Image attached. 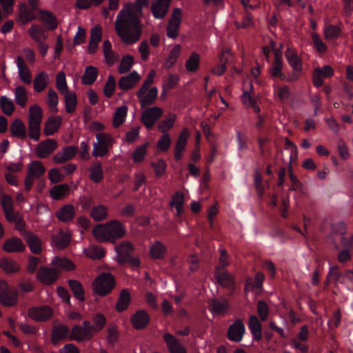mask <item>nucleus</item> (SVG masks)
<instances>
[{"mask_svg": "<svg viewBox=\"0 0 353 353\" xmlns=\"http://www.w3.org/2000/svg\"><path fill=\"white\" fill-rule=\"evenodd\" d=\"M90 216L95 221H103L108 216V208L103 204L97 205L91 209Z\"/></svg>", "mask_w": 353, "mask_h": 353, "instance_id": "37", "label": "nucleus"}, {"mask_svg": "<svg viewBox=\"0 0 353 353\" xmlns=\"http://www.w3.org/2000/svg\"><path fill=\"white\" fill-rule=\"evenodd\" d=\"M231 57L230 52L226 49L223 50L220 56L221 63L216 65L212 69V72L217 76L223 74L226 71L225 63Z\"/></svg>", "mask_w": 353, "mask_h": 353, "instance_id": "43", "label": "nucleus"}, {"mask_svg": "<svg viewBox=\"0 0 353 353\" xmlns=\"http://www.w3.org/2000/svg\"><path fill=\"white\" fill-rule=\"evenodd\" d=\"M50 81L49 74L46 72H40L34 79V90L37 92H41L45 90Z\"/></svg>", "mask_w": 353, "mask_h": 353, "instance_id": "38", "label": "nucleus"}, {"mask_svg": "<svg viewBox=\"0 0 353 353\" xmlns=\"http://www.w3.org/2000/svg\"><path fill=\"white\" fill-rule=\"evenodd\" d=\"M176 119V116L174 113H168L164 119L161 121L157 125V130L163 134H168L173 126Z\"/></svg>", "mask_w": 353, "mask_h": 353, "instance_id": "40", "label": "nucleus"}, {"mask_svg": "<svg viewBox=\"0 0 353 353\" xmlns=\"http://www.w3.org/2000/svg\"><path fill=\"white\" fill-rule=\"evenodd\" d=\"M217 281L223 286L230 288L234 284V278L224 268L217 267L215 271Z\"/></svg>", "mask_w": 353, "mask_h": 353, "instance_id": "32", "label": "nucleus"}, {"mask_svg": "<svg viewBox=\"0 0 353 353\" xmlns=\"http://www.w3.org/2000/svg\"><path fill=\"white\" fill-rule=\"evenodd\" d=\"M181 52V46L179 44L174 45L170 50L164 65L166 68L172 67L177 61Z\"/></svg>", "mask_w": 353, "mask_h": 353, "instance_id": "53", "label": "nucleus"}, {"mask_svg": "<svg viewBox=\"0 0 353 353\" xmlns=\"http://www.w3.org/2000/svg\"><path fill=\"white\" fill-rule=\"evenodd\" d=\"M115 286V279L110 273H103L99 275L92 284L93 291L99 296L108 294Z\"/></svg>", "mask_w": 353, "mask_h": 353, "instance_id": "4", "label": "nucleus"}, {"mask_svg": "<svg viewBox=\"0 0 353 353\" xmlns=\"http://www.w3.org/2000/svg\"><path fill=\"white\" fill-rule=\"evenodd\" d=\"M190 137V132L187 128H183L174 145V158L179 160L182 157V152L185 150L188 139Z\"/></svg>", "mask_w": 353, "mask_h": 353, "instance_id": "19", "label": "nucleus"}, {"mask_svg": "<svg viewBox=\"0 0 353 353\" xmlns=\"http://www.w3.org/2000/svg\"><path fill=\"white\" fill-rule=\"evenodd\" d=\"M84 253L88 257L92 259H100L105 254L103 249L97 245H90L84 249Z\"/></svg>", "mask_w": 353, "mask_h": 353, "instance_id": "57", "label": "nucleus"}, {"mask_svg": "<svg viewBox=\"0 0 353 353\" xmlns=\"http://www.w3.org/2000/svg\"><path fill=\"white\" fill-rule=\"evenodd\" d=\"M115 30L125 44L132 45L140 39L143 25L139 16L130 6L120 10L115 21Z\"/></svg>", "mask_w": 353, "mask_h": 353, "instance_id": "1", "label": "nucleus"}, {"mask_svg": "<svg viewBox=\"0 0 353 353\" xmlns=\"http://www.w3.org/2000/svg\"><path fill=\"white\" fill-rule=\"evenodd\" d=\"M94 336L89 321H84L81 325H74L70 333V339L79 342L90 340Z\"/></svg>", "mask_w": 353, "mask_h": 353, "instance_id": "6", "label": "nucleus"}, {"mask_svg": "<svg viewBox=\"0 0 353 353\" xmlns=\"http://www.w3.org/2000/svg\"><path fill=\"white\" fill-rule=\"evenodd\" d=\"M98 69L94 66L90 65L85 68L84 74L82 77V82L85 85L92 84L98 76Z\"/></svg>", "mask_w": 353, "mask_h": 353, "instance_id": "49", "label": "nucleus"}, {"mask_svg": "<svg viewBox=\"0 0 353 353\" xmlns=\"http://www.w3.org/2000/svg\"><path fill=\"white\" fill-rule=\"evenodd\" d=\"M245 325L241 320H237L230 325L228 331V339L234 342H240L245 332Z\"/></svg>", "mask_w": 353, "mask_h": 353, "instance_id": "18", "label": "nucleus"}, {"mask_svg": "<svg viewBox=\"0 0 353 353\" xmlns=\"http://www.w3.org/2000/svg\"><path fill=\"white\" fill-rule=\"evenodd\" d=\"M18 302V292L3 283L0 287V303L6 307H12Z\"/></svg>", "mask_w": 353, "mask_h": 353, "instance_id": "8", "label": "nucleus"}, {"mask_svg": "<svg viewBox=\"0 0 353 353\" xmlns=\"http://www.w3.org/2000/svg\"><path fill=\"white\" fill-rule=\"evenodd\" d=\"M130 302V295L127 290H121L118 301L116 304V309L119 312L125 310Z\"/></svg>", "mask_w": 353, "mask_h": 353, "instance_id": "51", "label": "nucleus"}, {"mask_svg": "<svg viewBox=\"0 0 353 353\" xmlns=\"http://www.w3.org/2000/svg\"><path fill=\"white\" fill-rule=\"evenodd\" d=\"M10 132L12 137L19 139H25L28 135L26 125L19 119H14L10 125Z\"/></svg>", "mask_w": 353, "mask_h": 353, "instance_id": "23", "label": "nucleus"}, {"mask_svg": "<svg viewBox=\"0 0 353 353\" xmlns=\"http://www.w3.org/2000/svg\"><path fill=\"white\" fill-rule=\"evenodd\" d=\"M60 274L57 268L41 267L38 270L37 279L45 285H50L54 282Z\"/></svg>", "mask_w": 353, "mask_h": 353, "instance_id": "12", "label": "nucleus"}, {"mask_svg": "<svg viewBox=\"0 0 353 353\" xmlns=\"http://www.w3.org/2000/svg\"><path fill=\"white\" fill-rule=\"evenodd\" d=\"M71 233L68 230L59 229L51 236V245L53 248L62 250L70 243Z\"/></svg>", "mask_w": 353, "mask_h": 353, "instance_id": "11", "label": "nucleus"}, {"mask_svg": "<svg viewBox=\"0 0 353 353\" xmlns=\"http://www.w3.org/2000/svg\"><path fill=\"white\" fill-rule=\"evenodd\" d=\"M62 119L59 116L50 117L45 123L43 132L46 136L52 135L57 132L61 124Z\"/></svg>", "mask_w": 353, "mask_h": 353, "instance_id": "39", "label": "nucleus"}, {"mask_svg": "<svg viewBox=\"0 0 353 353\" xmlns=\"http://www.w3.org/2000/svg\"><path fill=\"white\" fill-rule=\"evenodd\" d=\"M77 148L70 145L61 149L52 157V161L56 164H61L74 158L77 153Z\"/></svg>", "mask_w": 353, "mask_h": 353, "instance_id": "16", "label": "nucleus"}, {"mask_svg": "<svg viewBox=\"0 0 353 353\" xmlns=\"http://www.w3.org/2000/svg\"><path fill=\"white\" fill-rule=\"evenodd\" d=\"M264 278H265L264 274L262 272H257L255 274L254 281L253 283H252L251 279H248L246 280L245 290V291L253 290L254 289L261 288L263 285V282L264 281Z\"/></svg>", "mask_w": 353, "mask_h": 353, "instance_id": "50", "label": "nucleus"}, {"mask_svg": "<svg viewBox=\"0 0 353 353\" xmlns=\"http://www.w3.org/2000/svg\"><path fill=\"white\" fill-rule=\"evenodd\" d=\"M25 249V245L21 240L17 237L7 239L3 245V250L6 252H18Z\"/></svg>", "mask_w": 353, "mask_h": 353, "instance_id": "34", "label": "nucleus"}, {"mask_svg": "<svg viewBox=\"0 0 353 353\" xmlns=\"http://www.w3.org/2000/svg\"><path fill=\"white\" fill-rule=\"evenodd\" d=\"M334 70L330 65H325L323 68H316L312 74V83L316 87H321L323 83V79L332 77Z\"/></svg>", "mask_w": 353, "mask_h": 353, "instance_id": "14", "label": "nucleus"}, {"mask_svg": "<svg viewBox=\"0 0 353 353\" xmlns=\"http://www.w3.org/2000/svg\"><path fill=\"white\" fill-rule=\"evenodd\" d=\"M285 54L289 65L294 70L296 71V72L301 73L302 61L298 55L296 50L293 48H288Z\"/></svg>", "mask_w": 353, "mask_h": 353, "instance_id": "25", "label": "nucleus"}, {"mask_svg": "<svg viewBox=\"0 0 353 353\" xmlns=\"http://www.w3.org/2000/svg\"><path fill=\"white\" fill-rule=\"evenodd\" d=\"M25 238L30 250L34 254H39L42 251L41 241L38 236L32 232H23Z\"/></svg>", "mask_w": 353, "mask_h": 353, "instance_id": "31", "label": "nucleus"}, {"mask_svg": "<svg viewBox=\"0 0 353 353\" xmlns=\"http://www.w3.org/2000/svg\"><path fill=\"white\" fill-rule=\"evenodd\" d=\"M171 0H153L151 11L156 19H163L167 14Z\"/></svg>", "mask_w": 353, "mask_h": 353, "instance_id": "20", "label": "nucleus"}, {"mask_svg": "<svg viewBox=\"0 0 353 353\" xmlns=\"http://www.w3.org/2000/svg\"><path fill=\"white\" fill-rule=\"evenodd\" d=\"M28 315L36 321H46L52 318L53 311L48 306L34 307L29 309Z\"/></svg>", "mask_w": 353, "mask_h": 353, "instance_id": "13", "label": "nucleus"}, {"mask_svg": "<svg viewBox=\"0 0 353 353\" xmlns=\"http://www.w3.org/2000/svg\"><path fill=\"white\" fill-rule=\"evenodd\" d=\"M158 95V88H139L137 92V97L141 108H145L154 103Z\"/></svg>", "mask_w": 353, "mask_h": 353, "instance_id": "10", "label": "nucleus"}, {"mask_svg": "<svg viewBox=\"0 0 353 353\" xmlns=\"http://www.w3.org/2000/svg\"><path fill=\"white\" fill-rule=\"evenodd\" d=\"M90 178L94 183H99L103 179L102 164L99 161H94L89 168Z\"/></svg>", "mask_w": 353, "mask_h": 353, "instance_id": "42", "label": "nucleus"}, {"mask_svg": "<svg viewBox=\"0 0 353 353\" xmlns=\"http://www.w3.org/2000/svg\"><path fill=\"white\" fill-rule=\"evenodd\" d=\"M65 110L68 113L73 112L77 106V97L74 92L64 94Z\"/></svg>", "mask_w": 353, "mask_h": 353, "instance_id": "62", "label": "nucleus"}, {"mask_svg": "<svg viewBox=\"0 0 353 353\" xmlns=\"http://www.w3.org/2000/svg\"><path fill=\"white\" fill-rule=\"evenodd\" d=\"M56 85L58 90L63 94L68 92V86L66 83L65 75L63 72H58L56 78Z\"/></svg>", "mask_w": 353, "mask_h": 353, "instance_id": "64", "label": "nucleus"}, {"mask_svg": "<svg viewBox=\"0 0 353 353\" xmlns=\"http://www.w3.org/2000/svg\"><path fill=\"white\" fill-rule=\"evenodd\" d=\"M163 114V110L161 107L147 108L142 112L141 121L147 129H151Z\"/></svg>", "mask_w": 353, "mask_h": 353, "instance_id": "7", "label": "nucleus"}, {"mask_svg": "<svg viewBox=\"0 0 353 353\" xmlns=\"http://www.w3.org/2000/svg\"><path fill=\"white\" fill-rule=\"evenodd\" d=\"M14 99L17 105L21 108H24L28 102V92L24 86L19 85L16 87L14 91Z\"/></svg>", "mask_w": 353, "mask_h": 353, "instance_id": "48", "label": "nucleus"}, {"mask_svg": "<svg viewBox=\"0 0 353 353\" xmlns=\"http://www.w3.org/2000/svg\"><path fill=\"white\" fill-rule=\"evenodd\" d=\"M181 20V10L179 8H175L167 26V36L169 38L174 39L177 37L179 34Z\"/></svg>", "mask_w": 353, "mask_h": 353, "instance_id": "15", "label": "nucleus"}, {"mask_svg": "<svg viewBox=\"0 0 353 353\" xmlns=\"http://www.w3.org/2000/svg\"><path fill=\"white\" fill-rule=\"evenodd\" d=\"M35 19H37V16L26 4L21 3L19 5L18 15L16 18L17 22L25 26Z\"/></svg>", "mask_w": 353, "mask_h": 353, "instance_id": "26", "label": "nucleus"}, {"mask_svg": "<svg viewBox=\"0 0 353 353\" xmlns=\"http://www.w3.org/2000/svg\"><path fill=\"white\" fill-rule=\"evenodd\" d=\"M0 106L3 112L6 115H11L14 111V102L6 96L0 97Z\"/></svg>", "mask_w": 353, "mask_h": 353, "instance_id": "60", "label": "nucleus"}, {"mask_svg": "<svg viewBox=\"0 0 353 353\" xmlns=\"http://www.w3.org/2000/svg\"><path fill=\"white\" fill-rule=\"evenodd\" d=\"M184 194L182 192H176L172 196L170 205L175 208L178 215H180L183 210Z\"/></svg>", "mask_w": 353, "mask_h": 353, "instance_id": "61", "label": "nucleus"}, {"mask_svg": "<svg viewBox=\"0 0 353 353\" xmlns=\"http://www.w3.org/2000/svg\"><path fill=\"white\" fill-rule=\"evenodd\" d=\"M323 32L327 41H334L339 37L341 30L336 26L329 25L325 27Z\"/></svg>", "mask_w": 353, "mask_h": 353, "instance_id": "59", "label": "nucleus"}, {"mask_svg": "<svg viewBox=\"0 0 353 353\" xmlns=\"http://www.w3.org/2000/svg\"><path fill=\"white\" fill-rule=\"evenodd\" d=\"M167 252L166 246L159 241H154L149 248V254L153 259H160L165 257Z\"/></svg>", "mask_w": 353, "mask_h": 353, "instance_id": "36", "label": "nucleus"}, {"mask_svg": "<svg viewBox=\"0 0 353 353\" xmlns=\"http://www.w3.org/2000/svg\"><path fill=\"white\" fill-rule=\"evenodd\" d=\"M70 188L66 183H61L54 185L50 190V195L54 200H61L66 197L70 194Z\"/></svg>", "mask_w": 353, "mask_h": 353, "instance_id": "33", "label": "nucleus"}, {"mask_svg": "<svg viewBox=\"0 0 353 353\" xmlns=\"http://www.w3.org/2000/svg\"><path fill=\"white\" fill-rule=\"evenodd\" d=\"M248 327L254 339L259 340L261 339V325L256 316H250L249 319Z\"/></svg>", "mask_w": 353, "mask_h": 353, "instance_id": "46", "label": "nucleus"}, {"mask_svg": "<svg viewBox=\"0 0 353 353\" xmlns=\"http://www.w3.org/2000/svg\"><path fill=\"white\" fill-rule=\"evenodd\" d=\"M125 232L123 224L117 220L98 224L92 230V234L99 242L114 243L117 239L125 236Z\"/></svg>", "mask_w": 353, "mask_h": 353, "instance_id": "2", "label": "nucleus"}, {"mask_svg": "<svg viewBox=\"0 0 353 353\" xmlns=\"http://www.w3.org/2000/svg\"><path fill=\"white\" fill-rule=\"evenodd\" d=\"M59 98L57 92L53 89H49L47 95V103L50 110L53 112H57Z\"/></svg>", "mask_w": 353, "mask_h": 353, "instance_id": "63", "label": "nucleus"}, {"mask_svg": "<svg viewBox=\"0 0 353 353\" xmlns=\"http://www.w3.org/2000/svg\"><path fill=\"white\" fill-rule=\"evenodd\" d=\"M128 113V107L126 105H121L117 108L114 116L112 125L114 128H118L123 123Z\"/></svg>", "mask_w": 353, "mask_h": 353, "instance_id": "47", "label": "nucleus"}, {"mask_svg": "<svg viewBox=\"0 0 353 353\" xmlns=\"http://www.w3.org/2000/svg\"><path fill=\"white\" fill-rule=\"evenodd\" d=\"M38 19L50 30L56 29L58 26L57 17L52 12L45 10L38 11Z\"/></svg>", "mask_w": 353, "mask_h": 353, "instance_id": "22", "label": "nucleus"}, {"mask_svg": "<svg viewBox=\"0 0 353 353\" xmlns=\"http://www.w3.org/2000/svg\"><path fill=\"white\" fill-rule=\"evenodd\" d=\"M58 148V143L55 139H47L35 148V154L39 159H46L50 157Z\"/></svg>", "mask_w": 353, "mask_h": 353, "instance_id": "9", "label": "nucleus"}, {"mask_svg": "<svg viewBox=\"0 0 353 353\" xmlns=\"http://www.w3.org/2000/svg\"><path fill=\"white\" fill-rule=\"evenodd\" d=\"M141 79L137 71H132L128 75L122 77L119 81V87L122 90H128L134 88Z\"/></svg>", "mask_w": 353, "mask_h": 353, "instance_id": "17", "label": "nucleus"}, {"mask_svg": "<svg viewBox=\"0 0 353 353\" xmlns=\"http://www.w3.org/2000/svg\"><path fill=\"white\" fill-rule=\"evenodd\" d=\"M42 110L34 104L29 108L28 132L30 139L37 141L41 136V123L42 121Z\"/></svg>", "mask_w": 353, "mask_h": 353, "instance_id": "3", "label": "nucleus"}, {"mask_svg": "<svg viewBox=\"0 0 353 353\" xmlns=\"http://www.w3.org/2000/svg\"><path fill=\"white\" fill-rule=\"evenodd\" d=\"M163 339L171 353H187L184 346L172 334L169 333L165 334Z\"/></svg>", "mask_w": 353, "mask_h": 353, "instance_id": "27", "label": "nucleus"}, {"mask_svg": "<svg viewBox=\"0 0 353 353\" xmlns=\"http://www.w3.org/2000/svg\"><path fill=\"white\" fill-rule=\"evenodd\" d=\"M134 63V58L132 55L126 54L123 56L120 61L118 71L120 74L128 72Z\"/></svg>", "mask_w": 353, "mask_h": 353, "instance_id": "58", "label": "nucleus"}, {"mask_svg": "<svg viewBox=\"0 0 353 353\" xmlns=\"http://www.w3.org/2000/svg\"><path fill=\"white\" fill-rule=\"evenodd\" d=\"M68 284L74 296L80 301H83L85 299L84 290L81 283L77 280H70Z\"/></svg>", "mask_w": 353, "mask_h": 353, "instance_id": "55", "label": "nucleus"}, {"mask_svg": "<svg viewBox=\"0 0 353 353\" xmlns=\"http://www.w3.org/2000/svg\"><path fill=\"white\" fill-rule=\"evenodd\" d=\"M75 215L74 207L67 204L61 207L55 213L56 217L61 222L67 223L73 220Z\"/></svg>", "mask_w": 353, "mask_h": 353, "instance_id": "29", "label": "nucleus"}, {"mask_svg": "<svg viewBox=\"0 0 353 353\" xmlns=\"http://www.w3.org/2000/svg\"><path fill=\"white\" fill-rule=\"evenodd\" d=\"M51 264L67 271L73 270L75 268L74 264L65 257L55 256L52 260Z\"/></svg>", "mask_w": 353, "mask_h": 353, "instance_id": "52", "label": "nucleus"}, {"mask_svg": "<svg viewBox=\"0 0 353 353\" xmlns=\"http://www.w3.org/2000/svg\"><path fill=\"white\" fill-rule=\"evenodd\" d=\"M150 322V316L145 310H139L131 317V323L137 330L144 329Z\"/></svg>", "mask_w": 353, "mask_h": 353, "instance_id": "24", "label": "nucleus"}, {"mask_svg": "<svg viewBox=\"0 0 353 353\" xmlns=\"http://www.w3.org/2000/svg\"><path fill=\"white\" fill-rule=\"evenodd\" d=\"M28 34L35 42H39L46 40L48 34L46 30L39 24L34 23L28 30Z\"/></svg>", "mask_w": 353, "mask_h": 353, "instance_id": "35", "label": "nucleus"}, {"mask_svg": "<svg viewBox=\"0 0 353 353\" xmlns=\"http://www.w3.org/2000/svg\"><path fill=\"white\" fill-rule=\"evenodd\" d=\"M0 268L7 274L17 273L21 269L17 262L9 258H2L0 259Z\"/></svg>", "mask_w": 353, "mask_h": 353, "instance_id": "41", "label": "nucleus"}, {"mask_svg": "<svg viewBox=\"0 0 353 353\" xmlns=\"http://www.w3.org/2000/svg\"><path fill=\"white\" fill-rule=\"evenodd\" d=\"M17 65L19 70V76L21 81L26 84H30L32 82L31 72L23 58L20 56L17 57Z\"/></svg>", "mask_w": 353, "mask_h": 353, "instance_id": "30", "label": "nucleus"}, {"mask_svg": "<svg viewBox=\"0 0 353 353\" xmlns=\"http://www.w3.org/2000/svg\"><path fill=\"white\" fill-rule=\"evenodd\" d=\"M103 52L107 65H112L119 61V56L117 52L113 51L111 42L109 40H105L103 41Z\"/></svg>", "mask_w": 353, "mask_h": 353, "instance_id": "28", "label": "nucleus"}, {"mask_svg": "<svg viewBox=\"0 0 353 353\" xmlns=\"http://www.w3.org/2000/svg\"><path fill=\"white\" fill-rule=\"evenodd\" d=\"M27 174L35 179L39 178L46 171L43 163L39 161H34L28 164Z\"/></svg>", "mask_w": 353, "mask_h": 353, "instance_id": "44", "label": "nucleus"}, {"mask_svg": "<svg viewBox=\"0 0 353 353\" xmlns=\"http://www.w3.org/2000/svg\"><path fill=\"white\" fill-rule=\"evenodd\" d=\"M97 143L93 144L92 155L101 157L108 153L109 149L113 144V139L110 134L100 132L96 135Z\"/></svg>", "mask_w": 353, "mask_h": 353, "instance_id": "5", "label": "nucleus"}, {"mask_svg": "<svg viewBox=\"0 0 353 353\" xmlns=\"http://www.w3.org/2000/svg\"><path fill=\"white\" fill-rule=\"evenodd\" d=\"M200 56L196 52H193L185 62V68L188 72H196L199 68Z\"/></svg>", "mask_w": 353, "mask_h": 353, "instance_id": "56", "label": "nucleus"}, {"mask_svg": "<svg viewBox=\"0 0 353 353\" xmlns=\"http://www.w3.org/2000/svg\"><path fill=\"white\" fill-rule=\"evenodd\" d=\"M134 246L130 241H123L115 247L117 260L120 263L126 261L134 252Z\"/></svg>", "mask_w": 353, "mask_h": 353, "instance_id": "21", "label": "nucleus"}, {"mask_svg": "<svg viewBox=\"0 0 353 353\" xmlns=\"http://www.w3.org/2000/svg\"><path fill=\"white\" fill-rule=\"evenodd\" d=\"M70 333L69 328L65 325L55 326L52 332V342L56 343L60 340L66 338Z\"/></svg>", "mask_w": 353, "mask_h": 353, "instance_id": "45", "label": "nucleus"}, {"mask_svg": "<svg viewBox=\"0 0 353 353\" xmlns=\"http://www.w3.org/2000/svg\"><path fill=\"white\" fill-rule=\"evenodd\" d=\"M92 321L93 325L90 323V328L94 334L100 332L106 323L105 317L102 314L99 313L94 314L92 318Z\"/></svg>", "mask_w": 353, "mask_h": 353, "instance_id": "54", "label": "nucleus"}]
</instances>
